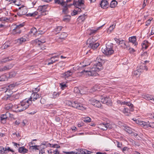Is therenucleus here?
<instances>
[{"label":"nucleus","instance_id":"nucleus-30","mask_svg":"<svg viewBox=\"0 0 154 154\" xmlns=\"http://www.w3.org/2000/svg\"><path fill=\"white\" fill-rule=\"evenodd\" d=\"M71 16L70 15H66L63 17V20L65 22H69L71 19Z\"/></svg>","mask_w":154,"mask_h":154},{"label":"nucleus","instance_id":"nucleus-42","mask_svg":"<svg viewBox=\"0 0 154 154\" xmlns=\"http://www.w3.org/2000/svg\"><path fill=\"white\" fill-rule=\"evenodd\" d=\"M73 5L75 6V7H77V6H80L81 5L78 3V1H74L73 3V4H71L69 6H70L71 5Z\"/></svg>","mask_w":154,"mask_h":154},{"label":"nucleus","instance_id":"nucleus-28","mask_svg":"<svg viewBox=\"0 0 154 154\" xmlns=\"http://www.w3.org/2000/svg\"><path fill=\"white\" fill-rule=\"evenodd\" d=\"M99 89L98 86L97 85L94 86L90 90V92L91 93H93Z\"/></svg>","mask_w":154,"mask_h":154},{"label":"nucleus","instance_id":"nucleus-31","mask_svg":"<svg viewBox=\"0 0 154 154\" xmlns=\"http://www.w3.org/2000/svg\"><path fill=\"white\" fill-rule=\"evenodd\" d=\"M38 14V12L37 11H35L32 13H29L26 14L27 16L35 17Z\"/></svg>","mask_w":154,"mask_h":154},{"label":"nucleus","instance_id":"nucleus-17","mask_svg":"<svg viewBox=\"0 0 154 154\" xmlns=\"http://www.w3.org/2000/svg\"><path fill=\"white\" fill-rule=\"evenodd\" d=\"M129 42L132 43L134 46H136L137 45V43L136 42V36H133L129 37Z\"/></svg>","mask_w":154,"mask_h":154},{"label":"nucleus","instance_id":"nucleus-8","mask_svg":"<svg viewBox=\"0 0 154 154\" xmlns=\"http://www.w3.org/2000/svg\"><path fill=\"white\" fill-rule=\"evenodd\" d=\"M20 94L19 93L17 94H14L13 95L7 94V97H5L4 99L6 100H12L14 99H17L20 97Z\"/></svg>","mask_w":154,"mask_h":154},{"label":"nucleus","instance_id":"nucleus-58","mask_svg":"<svg viewBox=\"0 0 154 154\" xmlns=\"http://www.w3.org/2000/svg\"><path fill=\"white\" fill-rule=\"evenodd\" d=\"M16 73L15 72H11L9 73V76L10 77H14L16 75Z\"/></svg>","mask_w":154,"mask_h":154},{"label":"nucleus","instance_id":"nucleus-44","mask_svg":"<svg viewBox=\"0 0 154 154\" xmlns=\"http://www.w3.org/2000/svg\"><path fill=\"white\" fill-rule=\"evenodd\" d=\"M140 73L141 72L137 69L133 72V75H134L136 76H139L140 75Z\"/></svg>","mask_w":154,"mask_h":154},{"label":"nucleus","instance_id":"nucleus-51","mask_svg":"<svg viewBox=\"0 0 154 154\" xmlns=\"http://www.w3.org/2000/svg\"><path fill=\"white\" fill-rule=\"evenodd\" d=\"M126 102H127V101L126 100L123 101H122L120 100H118L117 101V102L118 104H120L121 105H126Z\"/></svg>","mask_w":154,"mask_h":154},{"label":"nucleus","instance_id":"nucleus-53","mask_svg":"<svg viewBox=\"0 0 154 154\" xmlns=\"http://www.w3.org/2000/svg\"><path fill=\"white\" fill-rule=\"evenodd\" d=\"M1 153L3 154L5 153V152L7 150L6 148H4L2 146H1Z\"/></svg>","mask_w":154,"mask_h":154},{"label":"nucleus","instance_id":"nucleus-34","mask_svg":"<svg viewBox=\"0 0 154 154\" xmlns=\"http://www.w3.org/2000/svg\"><path fill=\"white\" fill-rule=\"evenodd\" d=\"M67 36V34L66 33L63 32L60 34V35L59 37H60V38L64 40L65 39V38Z\"/></svg>","mask_w":154,"mask_h":154},{"label":"nucleus","instance_id":"nucleus-10","mask_svg":"<svg viewBox=\"0 0 154 154\" xmlns=\"http://www.w3.org/2000/svg\"><path fill=\"white\" fill-rule=\"evenodd\" d=\"M91 104L94 106L97 107H100L102 105L100 102V100H97L94 99H91Z\"/></svg>","mask_w":154,"mask_h":154},{"label":"nucleus","instance_id":"nucleus-2","mask_svg":"<svg viewBox=\"0 0 154 154\" xmlns=\"http://www.w3.org/2000/svg\"><path fill=\"white\" fill-rule=\"evenodd\" d=\"M97 59L98 60V63H95L93 66L91 68V70L88 71H85L83 69L81 73H82L83 72H85L87 73V75L90 76H96L97 74V72L100 71L103 67H102V63L104 62V60L100 58V57H97Z\"/></svg>","mask_w":154,"mask_h":154},{"label":"nucleus","instance_id":"nucleus-26","mask_svg":"<svg viewBox=\"0 0 154 154\" xmlns=\"http://www.w3.org/2000/svg\"><path fill=\"white\" fill-rule=\"evenodd\" d=\"M117 4V2L115 0H112L109 6L110 8H115Z\"/></svg>","mask_w":154,"mask_h":154},{"label":"nucleus","instance_id":"nucleus-47","mask_svg":"<svg viewBox=\"0 0 154 154\" xmlns=\"http://www.w3.org/2000/svg\"><path fill=\"white\" fill-rule=\"evenodd\" d=\"M65 65V63L63 61H60L56 64V66H58L59 67H62V66H64Z\"/></svg>","mask_w":154,"mask_h":154},{"label":"nucleus","instance_id":"nucleus-39","mask_svg":"<svg viewBox=\"0 0 154 154\" xmlns=\"http://www.w3.org/2000/svg\"><path fill=\"white\" fill-rule=\"evenodd\" d=\"M63 6V12L65 14H67L68 12V8L67 7V5H64Z\"/></svg>","mask_w":154,"mask_h":154},{"label":"nucleus","instance_id":"nucleus-55","mask_svg":"<svg viewBox=\"0 0 154 154\" xmlns=\"http://www.w3.org/2000/svg\"><path fill=\"white\" fill-rule=\"evenodd\" d=\"M97 30H98V29H95V30L90 29V33L89 34L90 35H91L92 34H94L96 33V32H97Z\"/></svg>","mask_w":154,"mask_h":154},{"label":"nucleus","instance_id":"nucleus-59","mask_svg":"<svg viewBox=\"0 0 154 154\" xmlns=\"http://www.w3.org/2000/svg\"><path fill=\"white\" fill-rule=\"evenodd\" d=\"M56 40L58 42H62L63 40V39L60 38L59 36H57L55 38Z\"/></svg>","mask_w":154,"mask_h":154},{"label":"nucleus","instance_id":"nucleus-24","mask_svg":"<svg viewBox=\"0 0 154 154\" xmlns=\"http://www.w3.org/2000/svg\"><path fill=\"white\" fill-rule=\"evenodd\" d=\"M12 66H6L0 67V72L5 70H8L11 69Z\"/></svg>","mask_w":154,"mask_h":154},{"label":"nucleus","instance_id":"nucleus-33","mask_svg":"<svg viewBox=\"0 0 154 154\" xmlns=\"http://www.w3.org/2000/svg\"><path fill=\"white\" fill-rule=\"evenodd\" d=\"M130 110L128 108H124L122 111L125 115H128L130 112Z\"/></svg>","mask_w":154,"mask_h":154},{"label":"nucleus","instance_id":"nucleus-48","mask_svg":"<svg viewBox=\"0 0 154 154\" xmlns=\"http://www.w3.org/2000/svg\"><path fill=\"white\" fill-rule=\"evenodd\" d=\"M17 85H18V84L17 82L14 83H11V84H10L8 85V87L10 88H12L14 87H15L16 86H17Z\"/></svg>","mask_w":154,"mask_h":154},{"label":"nucleus","instance_id":"nucleus-6","mask_svg":"<svg viewBox=\"0 0 154 154\" xmlns=\"http://www.w3.org/2000/svg\"><path fill=\"white\" fill-rule=\"evenodd\" d=\"M17 13V15L20 17L26 14L28 11V9L26 7L23 5L19 8Z\"/></svg>","mask_w":154,"mask_h":154},{"label":"nucleus","instance_id":"nucleus-23","mask_svg":"<svg viewBox=\"0 0 154 154\" xmlns=\"http://www.w3.org/2000/svg\"><path fill=\"white\" fill-rule=\"evenodd\" d=\"M28 150L25 148L24 146L20 147L18 149V152L20 153H27Z\"/></svg>","mask_w":154,"mask_h":154},{"label":"nucleus","instance_id":"nucleus-13","mask_svg":"<svg viewBox=\"0 0 154 154\" xmlns=\"http://www.w3.org/2000/svg\"><path fill=\"white\" fill-rule=\"evenodd\" d=\"M97 42V40L94 38V37H90L89 38L86 42L87 45H88V46H92V44Z\"/></svg>","mask_w":154,"mask_h":154},{"label":"nucleus","instance_id":"nucleus-36","mask_svg":"<svg viewBox=\"0 0 154 154\" xmlns=\"http://www.w3.org/2000/svg\"><path fill=\"white\" fill-rule=\"evenodd\" d=\"M54 2L56 4L61 5L62 6H64L65 2H63L62 0H54Z\"/></svg>","mask_w":154,"mask_h":154},{"label":"nucleus","instance_id":"nucleus-46","mask_svg":"<svg viewBox=\"0 0 154 154\" xmlns=\"http://www.w3.org/2000/svg\"><path fill=\"white\" fill-rule=\"evenodd\" d=\"M48 12V11H46L45 9L44 10V11L40 12V14H41L39 15L38 17V18L42 16L45 15H46L47 14V13Z\"/></svg>","mask_w":154,"mask_h":154},{"label":"nucleus","instance_id":"nucleus-49","mask_svg":"<svg viewBox=\"0 0 154 154\" xmlns=\"http://www.w3.org/2000/svg\"><path fill=\"white\" fill-rule=\"evenodd\" d=\"M63 152L66 153V154H80V153L78 152H75L73 151L70 152H65L63 151Z\"/></svg>","mask_w":154,"mask_h":154},{"label":"nucleus","instance_id":"nucleus-54","mask_svg":"<svg viewBox=\"0 0 154 154\" xmlns=\"http://www.w3.org/2000/svg\"><path fill=\"white\" fill-rule=\"evenodd\" d=\"M84 121L85 122H89L91 121V119L88 117H87L84 118Z\"/></svg>","mask_w":154,"mask_h":154},{"label":"nucleus","instance_id":"nucleus-16","mask_svg":"<svg viewBox=\"0 0 154 154\" xmlns=\"http://www.w3.org/2000/svg\"><path fill=\"white\" fill-rule=\"evenodd\" d=\"M100 5L102 8H106L109 6V3L106 0H102L100 3Z\"/></svg>","mask_w":154,"mask_h":154},{"label":"nucleus","instance_id":"nucleus-37","mask_svg":"<svg viewBox=\"0 0 154 154\" xmlns=\"http://www.w3.org/2000/svg\"><path fill=\"white\" fill-rule=\"evenodd\" d=\"M26 41V38L24 37H22L17 40V42L20 43V44H22L23 42H25Z\"/></svg>","mask_w":154,"mask_h":154},{"label":"nucleus","instance_id":"nucleus-21","mask_svg":"<svg viewBox=\"0 0 154 154\" xmlns=\"http://www.w3.org/2000/svg\"><path fill=\"white\" fill-rule=\"evenodd\" d=\"M149 42L146 40H144L141 44V45L143 48L146 49L149 46Z\"/></svg>","mask_w":154,"mask_h":154},{"label":"nucleus","instance_id":"nucleus-60","mask_svg":"<svg viewBox=\"0 0 154 154\" xmlns=\"http://www.w3.org/2000/svg\"><path fill=\"white\" fill-rule=\"evenodd\" d=\"M59 95V94L57 92H54L53 94V97L52 98H56Z\"/></svg>","mask_w":154,"mask_h":154},{"label":"nucleus","instance_id":"nucleus-1","mask_svg":"<svg viewBox=\"0 0 154 154\" xmlns=\"http://www.w3.org/2000/svg\"><path fill=\"white\" fill-rule=\"evenodd\" d=\"M38 91L39 90L37 91V92H33L29 98L23 100L20 102L18 105L14 106L16 108L18 109L17 112H21L26 110L29 107L32 101H34L39 98L41 95L38 93Z\"/></svg>","mask_w":154,"mask_h":154},{"label":"nucleus","instance_id":"nucleus-61","mask_svg":"<svg viewBox=\"0 0 154 154\" xmlns=\"http://www.w3.org/2000/svg\"><path fill=\"white\" fill-rule=\"evenodd\" d=\"M115 143H116V145H117V146L119 148H121L122 145V144L121 143H119L117 141H116V142H115Z\"/></svg>","mask_w":154,"mask_h":154},{"label":"nucleus","instance_id":"nucleus-40","mask_svg":"<svg viewBox=\"0 0 154 154\" xmlns=\"http://www.w3.org/2000/svg\"><path fill=\"white\" fill-rule=\"evenodd\" d=\"M86 15L84 14L82 15H81L79 16L78 18V19L79 20H81V21H84L86 19Z\"/></svg>","mask_w":154,"mask_h":154},{"label":"nucleus","instance_id":"nucleus-41","mask_svg":"<svg viewBox=\"0 0 154 154\" xmlns=\"http://www.w3.org/2000/svg\"><path fill=\"white\" fill-rule=\"evenodd\" d=\"M124 130L127 132L129 134H131L132 133V129L128 127H125L124 128Z\"/></svg>","mask_w":154,"mask_h":154},{"label":"nucleus","instance_id":"nucleus-25","mask_svg":"<svg viewBox=\"0 0 154 154\" xmlns=\"http://www.w3.org/2000/svg\"><path fill=\"white\" fill-rule=\"evenodd\" d=\"M40 147L39 145L30 146L29 149L33 151H36L37 150H39V147Z\"/></svg>","mask_w":154,"mask_h":154},{"label":"nucleus","instance_id":"nucleus-20","mask_svg":"<svg viewBox=\"0 0 154 154\" xmlns=\"http://www.w3.org/2000/svg\"><path fill=\"white\" fill-rule=\"evenodd\" d=\"M58 60H53V59L51 58V57L48 58L47 60V65H49L53 63H55Z\"/></svg>","mask_w":154,"mask_h":154},{"label":"nucleus","instance_id":"nucleus-5","mask_svg":"<svg viewBox=\"0 0 154 154\" xmlns=\"http://www.w3.org/2000/svg\"><path fill=\"white\" fill-rule=\"evenodd\" d=\"M16 27L13 29L12 32V33L14 35H19L22 32L21 29L24 26L23 24H21L19 25H14Z\"/></svg>","mask_w":154,"mask_h":154},{"label":"nucleus","instance_id":"nucleus-35","mask_svg":"<svg viewBox=\"0 0 154 154\" xmlns=\"http://www.w3.org/2000/svg\"><path fill=\"white\" fill-rule=\"evenodd\" d=\"M143 97L147 100H152V96L149 94L144 95Z\"/></svg>","mask_w":154,"mask_h":154},{"label":"nucleus","instance_id":"nucleus-64","mask_svg":"<svg viewBox=\"0 0 154 154\" xmlns=\"http://www.w3.org/2000/svg\"><path fill=\"white\" fill-rule=\"evenodd\" d=\"M55 105L53 104H48L47 106L49 108H53L55 106Z\"/></svg>","mask_w":154,"mask_h":154},{"label":"nucleus","instance_id":"nucleus-57","mask_svg":"<svg viewBox=\"0 0 154 154\" xmlns=\"http://www.w3.org/2000/svg\"><path fill=\"white\" fill-rule=\"evenodd\" d=\"M4 48H7L8 47H9L11 45V44L9 42H6L4 45Z\"/></svg>","mask_w":154,"mask_h":154},{"label":"nucleus","instance_id":"nucleus-15","mask_svg":"<svg viewBox=\"0 0 154 154\" xmlns=\"http://www.w3.org/2000/svg\"><path fill=\"white\" fill-rule=\"evenodd\" d=\"M74 92L76 94V96L78 97L80 96L82 94H84L80 90V88L78 87H75L74 89Z\"/></svg>","mask_w":154,"mask_h":154},{"label":"nucleus","instance_id":"nucleus-45","mask_svg":"<svg viewBox=\"0 0 154 154\" xmlns=\"http://www.w3.org/2000/svg\"><path fill=\"white\" fill-rule=\"evenodd\" d=\"M62 29V27L61 26H57L56 28L54 29V31L55 32H57V33H59V32H60Z\"/></svg>","mask_w":154,"mask_h":154},{"label":"nucleus","instance_id":"nucleus-4","mask_svg":"<svg viewBox=\"0 0 154 154\" xmlns=\"http://www.w3.org/2000/svg\"><path fill=\"white\" fill-rule=\"evenodd\" d=\"M113 45L111 43H108L106 44L105 48H102V52L106 55H110L112 54L114 52L112 49Z\"/></svg>","mask_w":154,"mask_h":154},{"label":"nucleus","instance_id":"nucleus-63","mask_svg":"<svg viewBox=\"0 0 154 154\" xmlns=\"http://www.w3.org/2000/svg\"><path fill=\"white\" fill-rule=\"evenodd\" d=\"M51 147L58 148H60V146L57 144H52Z\"/></svg>","mask_w":154,"mask_h":154},{"label":"nucleus","instance_id":"nucleus-22","mask_svg":"<svg viewBox=\"0 0 154 154\" xmlns=\"http://www.w3.org/2000/svg\"><path fill=\"white\" fill-rule=\"evenodd\" d=\"M100 44L98 42H96L92 44V46H88V48L92 49L93 50L96 49L99 45Z\"/></svg>","mask_w":154,"mask_h":154},{"label":"nucleus","instance_id":"nucleus-11","mask_svg":"<svg viewBox=\"0 0 154 154\" xmlns=\"http://www.w3.org/2000/svg\"><path fill=\"white\" fill-rule=\"evenodd\" d=\"M40 32V31H37V29L34 27L30 29L29 32V34H31V35H33L35 36V37H36L37 35H38L39 34H41V33L40 32Z\"/></svg>","mask_w":154,"mask_h":154},{"label":"nucleus","instance_id":"nucleus-29","mask_svg":"<svg viewBox=\"0 0 154 154\" xmlns=\"http://www.w3.org/2000/svg\"><path fill=\"white\" fill-rule=\"evenodd\" d=\"M46 7V6L45 5L40 6L38 7V8L37 10V11H38V12H41L45 9Z\"/></svg>","mask_w":154,"mask_h":154},{"label":"nucleus","instance_id":"nucleus-7","mask_svg":"<svg viewBox=\"0 0 154 154\" xmlns=\"http://www.w3.org/2000/svg\"><path fill=\"white\" fill-rule=\"evenodd\" d=\"M140 125L145 128H148L150 127L152 128H154V122H149L142 121L140 122Z\"/></svg>","mask_w":154,"mask_h":154},{"label":"nucleus","instance_id":"nucleus-3","mask_svg":"<svg viewBox=\"0 0 154 154\" xmlns=\"http://www.w3.org/2000/svg\"><path fill=\"white\" fill-rule=\"evenodd\" d=\"M66 104L68 106L83 111L86 109L85 106L79 102L78 101L67 100Z\"/></svg>","mask_w":154,"mask_h":154},{"label":"nucleus","instance_id":"nucleus-12","mask_svg":"<svg viewBox=\"0 0 154 154\" xmlns=\"http://www.w3.org/2000/svg\"><path fill=\"white\" fill-rule=\"evenodd\" d=\"M8 114V112H7L5 114L0 116L1 121L2 123L5 124L6 123V119L8 118L7 115Z\"/></svg>","mask_w":154,"mask_h":154},{"label":"nucleus","instance_id":"nucleus-52","mask_svg":"<svg viewBox=\"0 0 154 154\" xmlns=\"http://www.w3.org/2000/svg\"><path fill=\"white\" fill-rule=\"evenodd\" d=\"M6 79L5 75H2L0 77V82L5 81Z\"/></svg>","mask_w":154,"mask_h":154},{"label":"nucleus","instance_id":"nucleus-27","mask_svg":"<svg viewBox=\"0 0 154 154\" xmlns=\"http://www.w3.org/2000/svg\"><path fill=\"white\" fill-rule=\"evenodd\" d=\"M126 105L129 107L130 111H132L134 110V106L130 102L127 101Z\"/></svg>","mask_w":154,"mask_h":154},{"label":"nucleus","instance_id":"nucleus-50","mask_svg":"<svg viewBox=\"0 0 154 154\" xmlns=\"http://www.w3.org/2000/svg\"><path fill=\"white\" fill-rule=\"evenodd\" d=\"M115 25H112V26H110L109 27L108 29V32H110L112 31L113 29L115 27Z\"/></svg>","mask_w":154,"mask_h":154},{"label":"nucleus","instance_id":"nucleus-19","mask_svg":"<svg viewBox=\"0 0 154 154\" xmlns=\"http://www.w3.org/2000/svg\"><path fill=\"white\" fill-rule=\"evenodd\" d=\"M101 128L103 130H106L109 126L108 123L105 122L100 124Z\"/></svg>","mask_w":154,"mask_h":154},{"label":"nucleus","instance_id":"nucleus-43","mask_svg":"<svg viewBox=\"0 0 154 154\" xmlns=\"http://www.w3.org/2000/svg\"><path fill=\"white\" fill-rule=\"evenodd\" d=\"M11 60H12V59L11 57H6L3 59L2 60V62L3 63H5L7 61H8Z\"/></svg>","mask_w":154,"mask_h":154},{"label":"nucleus","instance_id":"nucleus-18","mask_svg":"<svg viewBox=\"0 0 154 154\" xmlns=\"http://www.w3.org/2000/svg\"><path fill=\"white\" fill-rule=\"evenodd\" d=\"M72 75V72L70 70H69L62 74V76L66 79Z\"/></svg>","mask_w":154,"mask_h":154},{"label":"nucleus","instance_id":"nucleus-38","mask_svg":"<svg viewBox=\"0 0 154 154\" xmlns=\"http://www.w3.org/2000/svg\"><path fill=\"white\" fill-rule=\"evenodd\" d=\"M13 106V105L11 103H9L5 105V109L6 110L11 109Z\"/></svg>","mask_w":154,"mask_h":154},{"label":"nucleus","instance_id":"nucleus-62","mask_svg":"<svg viewBox=\"0 0 154 154\" xmlns=\"http://www.w3.org/2000/svg\"><path fill=\"white\" fill-rule=\"evenodd\" d=\"M20 2V0H15L13 2L15 5L19 6L21 5V4L19 2Z\"/></svg>","mask_w":154,"mask_h":154},{"label":"nucleus","instance_id":"nucleus-9","mask_svg":"<svg viewBox=\"0 0 154 154\" xmlns=\"http://www.w3.org/2000/svg\"><path fill=\"white\" fill-rule=\"evenodd\" d=\"M100 102L104 104H106L108 105L110 104V99L107 97H104L102 96H100Z\"/></svg>","mask_w":154,"mask_h":154},{"label":"nucleus","instance_id":"nucleus-56","mask_svg":"<svg viewBox=\"0 0 154 154\" xmlns=\"http://www.w3.org/2000/svg\"><path fill=\"white\" fill-rule=\"evenodd\" d=\"M83 151L82 152V153L85 154H90L92 153L91 151H88L86 149H83Z\"/></svg>","mask_w":154,"mask_h":154},{"label":"nucleus","instance_id":"nucleus-14","mask_svg":"<svg viewBox=\"0 0 154 154\" xmlns=\"http://www.w3.org/2000/svg\"><path fill=\"white\" fill-rule=\"evenodd\" d=\"M138 69L141 72H143L144 70L146 71L148 70V68L146 67L144 63L142 64L140 66H137Z\"/></svg>","mask_w":154,"mask_h":154},{"label":"nucleus","instance_id":"nucleus-32","mask_svg":"<svg viewBox=\"0 0 154 154\" xmlns=\"http://www.w3.org/2000/svg\"><path fill=\"white\" fill-rule=\"evenodd\" d=\"M124 41L123 40H121L119 42V45H121V46L125 48H127V45H126V44L125 43Z\"/></svg>","mask_w":154,"mask_h":154}]
</instances>
